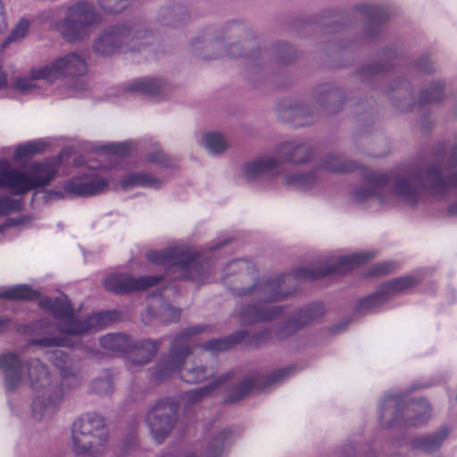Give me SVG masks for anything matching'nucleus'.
<instances>
[{"label":"nucleus","mask_w":457,"mask_h":457,"mask_svg":"<svg viewBox=\"0 0 457 457\" xmlns=\"http://www.w3.org/2000/svg\"><path fill=\"white\" fill-rule=\"evenodd\" d=\"M50 195H54L56 198L62 197V194L57 191H53L50 193Z\"/></svg>","instance_id":"obj_53"},{"label":"nucleus","mask_w":457,"mask_h":457,"mask_svg":"<svg viewBox=\"0 0 457 457\" xmlns=\"http://www.w3.org/2000/svg\"><path fill=\"white\" fill-rule=\"evenodd\" d=\"M166 179L147 170H134L126 173L120 180V186L124 191L135 187H144L158 190L165 184Z\"/></svg>","instance_id":"obj_23"},{"label":"nucleus","mask_w":457,"mask_h":457,"mask_svg":"<svg viewBox=\"0 0 457 457\" xmlns=\"http://www.w3.org/2000/svg\"><path fill=\"white\" fill-rule=\"evenodd\" d=\"M48 143L44 139H36L18 145L13 152L12 159L16 162H21L31 155L44 152Z\"/></svg>","instance_id":"obj_30"},{"label":"nucleus","mask_w":457,"mask_h":457,"mask_svg":"<svg viewBox=\"0 0 457 457\" xmlns=\"http://www.w3.org/2000/svg\"><path fill=\"white\" fill-rule=\"evenodd\" d=\"M47 360L55 366L62 375H66L71 367L70 356L61 349H54L46 353Z\"/></svg>","instance_id":"obj_37"},{"label":"nucleus","mask_w":457,"mask_h":457,"mask_svg":"<svg viewBox=\"0 0 457 457\" xmlns=\"http://www.w3.org/2000/svg\"><path fill=\"white\" fill-rule=\"evenodd\" d=\"M62 156L47 158L30 163L26 171L11 167L8 160L0 159V187L8 189L12 195L26 193L49 185L55 178Z\"/></svg>","instance_id":"obj_6"},{"label":"nucleus","mask_w":457,"mask_h":457,"mask_svg":"<svg viewBox=\"0 0 457 457\" xmlns=\"http://www.w3.org/2000/svg\"><path fill=\"white\" fill-rule=\"evenodd\" d=\"M161 278L162 277L160 276L135 278L129 274L113 273L105 278L104 287L108 291L116 294H124L148 289L155 286Z\"/></svg>","instance_id":"obj_18"},{"label":"nucleus","mask_w":457,"mask_h":457,"mask_svg":"<svg viewBox=\"0 0 457 457\" xmlns=\"http://www.w3.org/2000/svg\"><path fill=\"white\" fill-rule=\"evenodd\" d=\"M368 34L369 37H373V33L368 32Z\"/></svg>","instance_id":"obj_57"},{"label":"nucleus","mask_w":457,"mask_h":457,"mask_svg":"<svg viewBox=\"0 0 457 457\" xmlns=\"http://www.w3.org/2000/svg\"><path fill=\"white\" fill-rule=\"evenodd\" d=\"M48 77V84L56 81L74 79L84 76L87 71L85 59L76 52H70L57 56L53 61L43 64Z\"/></svg>","instance_id":"obj_16"},{"label":"nucleus","mask_w":457,"mask_h":457,"mask_svg":"<svg viewBox=\"0 0 457 457\" xmlns=\"http://www.w3.org/2000/svg\"><path fill=\"white\" fill-rule=\"evenodd\" d=\"M99 7L107 13H118L126 9L130 0H97Z\"/></svg>","instance_id":"obj_40"},{"label":"nucleus","mask_w":457,"mask_h":457,"mask_svg":"<svg viewBox=\"0 0 457 457\" xmlns=\"http://www.w3.org/2000/svg\"><path fill=\"white\" fill-rule=\"evenodd\" d=\"M21 209V201L8 195L0 196V216L19 212Z\"/></svg>","instance_id":"obj_41"},{"label":"nucleus","mask_w":457,"mask_h":457,"mask_svg":"<svg viewBox=\"0 0 457 457\" xmlns=\"http://www.w3.org/2000/svg\"><path fill=\"white\" fill-rule=\"evenodd\" d=\"M323 313L324 307L321 303H313L301 308L293 315L291 320L276 331L277 338L285 339L299 328L320 318Z\"/></svg>","instance_id":"obj_21"},{"label":"nucleus","mask_w":457,"mask_h":457,"mask_svg":"<svg viewBox=\"0 0 457 457\" xmlns=\"http://www.w3.org/2000/svg\"><path fill=\"white\" fill-rule=\"evenodd\" d=\"M132 150V143L124 142L120 144H109L98 147L99 156L108 158L109 155L125 156L130 154Z\"/></svg>","instance_id":"obj_36"},{"label":"nucleus","mask_w":457,"mask_h":457,"mask_svg":"<svg viewBox=\"0 0 457 457\" xmlns=\"http://www.w3.org/2000/svg\"><path fill=\"white\" fill-rule=\"evenodd\" d=\"M39 304L57 320L58 330L62 334L80 336L94 333L120 318L117 311L92 312L86 316L78 315L67 296L46 297L40 300Z\"/></svg>","instance_id":"obj_5"},{"label":"nucleus","mask_w":457,"mask_h":457,"mask_svg":"<svg viewBox=\"0 0 457 457\" xmlns=\"http://www.w3.org/2000/svg\"><path fill=\"white\" fill-rule=\"evenodd\" d=\"M448 434V428L446 427H443L439 431L433 435L414 438L412 441V447L425 453H433L442 445Z\"/></svg>","instance_id":"obj_27"},{"label":"nucleus","mask_w":457,"mask_h":457,"mask_svg":"<svg viewBox=\"0 0 457 457\" xmlns=\"http://www.w3.org/2000/svg\"><path fill=\"white\" fill-rule=\"evenodd\" d=\"M43 81L48 84V77L43 64H38L13 78L10 88L21 95L36 96L45 92Z\"/></svg>","instance_id":"obj_19"},{"label":"nucleus","mask_w":457,"mask_h":457,"mask_svg":"<svg viewBox=\"0 0 457 457\" xmlns=\"http://www.w3.org/2000/svg\"><path fill=\"white\" fill-rule=\"evenodd\" d=\"M416 68L424 73H429L433 71V65L428 56L419 59L416 62Z\"/></svg>","instance_id":"obj_46"},{"label":"nucleus","mask_w":457,"mask_h":457,"mask_svg":"<svg viewBox=\"0 0 457 457\" xmlns=\"http://www.w3.org/2000/svg\"><path fill=\"white\" fill-rule=\"evenodd\" d=\"M52 328L53 323L46 318L32 322L28 328V332L35 337L29 341V345L41 347L69 346L68 340L64 337L48 336Z\"/></svg>","instance_id":"obj_22"},{"label":"nucleus","mask_w":457,"mask_h":457,"mask_svg":"<svg viewBox=\"0 0 457 457\" xmlns=\"http://www.w3.org/2000/svg\"><path fill=\"white\" fill-rule=\"evenodd\" d=\"M14 224L12 220H7L4 223L0 225V234L4 231V229Z\"/></svg>","instance_id":"obj_49"},{"label":"nucleus","mask_w":457,"mask_h":457,"mask_svg":"<svg viewBox=\"0 0 457 457\" xmlns=\"http://www.w3.org/2000/svg\"><path fill=\"white\" fill-rule=\"evenodd\" d=\"M243 337L244 334L239 333L236 337H228L225 338L210 340L204 345V348L209 352L224 351L231 347Z\"/></svg>","instance_id":"obj_38"},{"label":"nucleus","mask_w":457,"mask_h":457,"mask_svg":"<svg viewBox=\"0 0 457 457\" xmlns=\"http://www.w3.org/2000/svg\"><path fill=\"white\" fill-rule=\"evenodd\" d=\"M178 421V403L171 398L158 401L145 415V423L153 438L162 443Z\"/></svg>","instance_id":"obj_14"},{"label":"nucleus","mask_w":457,"mask_h":457,"mask_svg":"<svg viewBox=\"0 0 457 457\" xmlns=\"http://www.w3.org/2000/svg\"><path fill=\"white\" fill-rule=\"evenodd\" d=\"M101 346L112 353H125L132 366L143 365L150 361L159 348V342L142 340L132 345L130 337L122 333H110L100 338Z\"/></svg>","instance_id":"obj_13"},{"label":"nucleus","mask_w":457,"mask_h":457,"mask_svg":"<svg viewBox=\"0 0 457 457\" xmlns=\"http://www.w3.org/2000/svg\"><path fill=\"white\" fill-rule=\"evenodd\" d=\"M205 329L204 326H195L183 330L176 337L170 345V356L156 368L154 379L162 381L173 373L179 372L180 378L187 383H200L212 375L205 367L193 364L183 368L185 360L190 354V346L195 344L193 337Z\"/></svg>","instance_id":"obj_7"},{"label":"nucleus","mask_w":457,"mask_h":457,"mask_svg":"<svg viewBox=\"0 0 457 457\" xmlns=\"http://www.w3.org/2000/svg\"><path fill=\"white\" fill-rule=\"evenodd\" d=\"M163 81L157 78H139L129 82L125 90L131 93L155 96L162 92Z\"/></svg>","instance_id":"obj_28"},{"label":"nucleus","mask_w":457,"mask_h":457,"mask_svg":"<svg viewBox=\"0 0 457 457\" xmlns=\"http://www.w3.org/2000/svg\"><path fill=\"white\" fill-rule=\"evenodd\" d=\"M285 111L295 126H305L312 121V113L310 107L306 105L288 107Z\"/></svg>","instance_id":"obj_35"},{"label":"nucleus","mask_w":457,"mask_h":457,"mask_svg":"<svg viewBox=\"0 0 457 457\" xmlns=\"http://www.w3.org/2000/svg\"><path fill=\"white\" fill-rule=\"evenodd\" d=\"M29 26V21L25 18L21 19L8 36L6 44L21 40L27 35Z\"/></svg>","instance_id":"obj_42"},{"label":"nucleus","mask_w":457,"mask_h":457,"mask_svg":"<svg viewBox=\"0 0 457 457\" xmlns=\"http://www.w3.org/2000/svg\"><path fill=\"white\" fill-rule=\"evenodd\" d=\"M453 111H452L453 115L454 117H457V98L453 99Z\"/></svg>","instance_id":"obj_50"},{"label":"nucleus","mask_w":457,"mask_h":457,"mask_svg":"<svg viewBox=\"0 0 457 457\" xmlns=\"http://www.w3.org/2000/svg\"><path fill=\"white\" fill-rule=\"evenodd\" d=\"M315 179V176L310 173H286L283 176V182L286 186L300 190L310 188L314 184Z\"/></svg>","instance_id":"obj_33"},{"label":"nucleus","mask_w":457,"mask_h":457,"mask_svg":"<svg viewBox=\"0 0 457 457\" xmlns=\"http://www.w3.org/2000/svg\"><path fill=\"white\" fill-rule=\"evenodd\" d=\"M0 370L4 375V387L9 392L17 390L27 383L34 391L31 416L37 421H47L59 411L64 398L62 385L54 380L47 366L38 359H32L25 365L13 352L0 354Z\"/></svg>","instance_id":"obj_3"},{"label":"nucleus","mask_w":457,"mask_h":457,"mask_svg":"<svg viewBox=\"0 0 457 457\" xmlns=\"http://www.w3.org/2000/svg\"><path fill=\"white\" fill-rule=\"evenodd\" d=\"M146 258L162 267L166 276L172 279H188L195 284H204L209 282L212 275V257L187 247L151 250L147 252Z\"/></svg>","instance_id":"obj_4"},{"label":"nucleus","mask_w":457,"mask_h":457,"mask_svg":"<svg viewBox=\"0 0 457 457\" xmlns=\"http://www.w3.org/2000/svg\"><path fill=\"white\" fill-rule=\"evenodd\" d=\"M92 389L98 395H106L113 390L112 380L109 376L98 378L92 383Z\"/></svg>","instance_id":"obj_43"},{"label":"nucleus","mask_w":457,"mask_h":457,"mask_svg":"<svg viewBox=\"0 0 457 457\" xmlns=\"http://www.w3.org/2000/svg\"><path fill=\"white\" fill-rule=\"evenodd\" d=\"M160 457H177V456L173 453H165V454L161 455Z\"/></svg>","instance_id":"obj_54"},{"label":"nucleus","mask_w":457,"mask_h":457,"mask_svg":"<svg viewBox=\"0 0 457 457\" xmlns=\"http://www.w3.org/2000/svg\"><path fill=\"white\" fill-rule=\"evenodd\" d=\"M358 10L367 16L370 26H377L389 18L388 12L378 5L362 4Z\"/></svg>","instance_id":"obj_34"},{"label":"nucleus","mask_w":457,"mask_h":457,"mask_svg":"<svg viewBox=\"0 0 457 457\" xmlns=\"http://www.w3.org/2000/svg\"><path fill=\"white\" fill-rule=\"evenodd\" d=\"M9 87L7 73L0 66V89H5Z\"/></svg>","instance_id":"obj_47"},{"label":"nucleus","mask_w":457,"mask_h":457,"mask_svg":"<svg viewBox=\"0 0 457 457\" xmlns=\"http://www.w3.org/2000/svg\"><path fill=\"white\" fill-rule=\"evenodd\" d=\"M275 154L262 155L245 162L242 168L245 178L249 181L271 179L280 174L282 162L303 163L312 156L309 145L300 142L283 143L278 145Z\"/></svg>","instance_id":"obj_8"},{"label":"nucleus","mask_w":457,"mask_h":457,"mask_svg":"<svg viewBox=\"0 0 457 457\" xmlns=\"http://www.w3.org/2000/svg\"><path fill=\"white\" fill-rule=\"evenodd\" d=\"M431 416V408L424 399L407 403L403 395H386L378 405V419L383 427L402 422L408 427H419Z\"/></svg>","instance_id":"obj_9"},{"label":"nucleus","mask_w":457,"mask_h":457,"mask_svg":"<svg viewBox=\"0 0 457 457\" xmlns=\"http://www.w3.org/2000/svg\"><path fill=\"white\" fill-rule=\"evenodd\" d=\"M193 48H194V50H195V54H196L197 55H199L200 57H203V58H206V56H205V55H202L200 53H198V52H197V50H198V46H197V43H196V42H195V43L193 44Z\"/></svg>","instance_id":"obj_52"},{"label":"nucleus","mask_w":457,"mask_h":457,"mask_svg":"<svg viewBox=\"0 0 457 457\" xmlns=\"http://www.w3.org/2000/svg\"><path fill=\"white\" fill-rule=\"evenodd\" d=\"M0 5H1V9L3 10V4L1 1H0Z\"/></svg>","instance_id":"obj_59"},{"label":"nucleus","mask_w":457,"mask_h":457,"mask_svg":"<svg viewBox=\"0 0 457 457\" xmlns=\"http://www.w3.org/2000/svg\"><path fill=\"white\" fill-rule=\"evenodd\" d=\"M231 436L232 432L228 428H223L215 432L205 445L204 457H225L231 443Z\"/></svg>","instance_id":"obj_26"},{"label":"nucleus","mask_w":457,"mask_h":457,"mask_svg":"<svg viewBox=\"0 0 457 457\" xmlns=\"http://www.w3.org/2000/svg\"><path fill=\"white\" fill-rule=\"evenodd\" d=\"M444 97V86L440 81L431 83L422 89L415 104L419 108L440 103Z\"/></svg>","instance_id":"obj_31"},{"label":"nucleus","mask_w":457,"mask_h":457,"mask_svg":"<svg viewBox=\"0 0 457 457\" xmlns=\"http://www.w3.org/2000/svg\"><path fill=\"white\" fill-rule=\"evenodd\" d=\"M391 54H388V53H384V55L385 56H387V55H390Z\"/></svg>","instance_id":"obj_58"},{"label":"nucleus","mask_w":457,"mask_h":457,"mask_svg":"<svg viewBox=\"0 0 457 457\" xmlns=\"http://www.w3.org/2000/svg\"><path fill=\"white\" fill-rule=\"evenodd\" d=\"M293 368L287 367L268 374L262 381L258 380L257 376H250L244 378L236 387L235 392L228 397V402H237L243 398L252 388L255 386L267 387L282 382L290 376Z\"/></svg>","instance_id":"obj_20"},{"label":"nucleus","mask_w":457,"mask_h":457,"mask_svg":"<svg viewBox=\"0 0 457 457\" xmlns=\"http://www.w3.org/2000/svg\"><path fill=\"white\" fill-rule=\"evenodd\" d=\"M392 268L391 262H380L374 265L370 272V276H380L388 272Z\"/></svg>","instance_id":"obj_45"},{"label":"nucleus","mask_w":457,"mask_h":457,"mask_svg":"<svg viewBox=\"0 0 457 457\" xmlns=\"http://www.w3.org/2000/svg\"><path fill=\"white\" fill-rule=\"evenodd\" d=\"M455 400L457 401V394H456V397H455Z\"/></svg>","instance_id":"obj_61"},{"label":"nucleus","mask_w":457,"mask_h":457,"mask_svg":"<svg viewBox=\"0 0 457 457\" xmlns=\"http://www.w3.org/2000/svg\"><path fill=\"white\" fill-rule=\"evenodd\" d=\"M355 162L346 161L341 155L328 154L320 163V169L332 173H345L357 169Z\"/></svg>","instance_id":"obj_29"},{"label":"nucleus","mask_w":457,"mask_h":457,"mask_svg":"<svg viewBox=\"0 0 457 457\" xmlns=\"http://www.w3.org/2000/svg\"><path fill=\"white\" fill-rule=\"evenodd\" d=\"M376 251L366 250L348 254L331 256L321 268L302 267L295 275L282 274L259 278L253 265L245 260H235L223 270L225 281L228 273L238 271L231 292L245 297L250 303L243 304L237 311L239 321L243 325L268 321L279 316L283 308L272 304L292 294L295 289V278H317L330 274H343L373 258Z\"/></svg>","instance_id":"obj_1"},{"label":"nucleus","mask_w":457,"mask_h":457,"mask_svg":"<svg viewBox=\"0 0 457 457\" xmlns=\"http://www.w3.org/2000/svg\"><path fill=\"white\" fill-rule=\"evenodd\" d=\"M160 316L166 322L178 320L180 316V310L169 303H162L160 309Z\"/></svg>","instance_id":"obj_44"},{"label":"nucleus","mask_w":457,"mask_h":457,"mask_svg":"<svg viewBox=\"0 0 457 457\" xmlns=\"http://www.w3.org/2000/svg\"><path fill=\"white\" fill-rule=\"evenodd\" d=\"M202 145L212 154L224 152L228 148V141L225 137L217 131H207L203 134Z\"/></svg>","instance_id":"obj_32"},{"label":"nucleus","mask_w":457,"mask_h":457,"mask_svg":"<svg viewBox=\"0 0 457 457\" xmlns=\"http://www.w3.org/2000/svg\"><path fill=\"white\" fill-rule=\"evenodd\" d=\"M185 457H197L195 453H188Z\"/></svg>","instance_id":"obj_55"},{"label":"nucleus","mask_w":457,"mask_h":457,"mask_svg":"<svg viewBox=\"0 0 457 457\" xmlns=\"http://www.w3.org/2000/svg\"><path fill=\"white\" fill-rule=\"evenodd\" d=\"M456 164L457 135L449 151L444 143L435 145L428 163L419 164L412 171L396 178L392 189L385 173L366 171L364 185L352 192V198L358 204L377 200L382 204L394 205L399 201L414 206L421 191L427 189L434 197L447 201V216L457 217V170L449 178L443 173L444 168Z\"/></svg>","instance_id":"obj_2"},{"label":"nucleus","mask_w":457,"mask_h":457,"mask_svg":"<svg viewBox=\"0 0 457 457\" xmlns=\"http://www.w3.org/2000/svg\"><path fill=\"white\" fill-rule=\"evenodd\" d=\"M109 185L107 179L98 171L89 169L82 170L62 184V189L76 196H93L104 193Z\"/></svg>","instance_id":"obj_17"},{"label":"nucleus","mask_w":457,"mask_h":457,"mask_svg":"<svg viewBox=\"0 0 457 457\" xmlns=\"http://www.w3.org/2000/svg\"><path fill=\"white\" fill-rule=\"evenodd\" d=\"M386 66L375 65V66L370 67V71H369L367 72L368 73H378V72H380V71H382L383 70H386Z\"/></svg>","instance_id":"obj_48"},{"label":"nucleus","mask_w":457,"mask_h":457,"mask_svg":"<svg viewBox=\"0 0 457 457\" xmlns=\"http://www.w3.org/2000/svg\"><path fill=\"white\" fill-rule=\"evenodd\" d=\"M391 457H400V456H398V455H393V456H391Z\"/></svg>","instance_id":"obj_60"},{"label":"nucleus","mask_w":457,"mask_h":457,"mask_svg":"<svg viewBox=\"0 0 457 457\" xmlns=\"http://www.w3.org/2000/svg\"><path fill=\"white\" fill-rule=\"evenodd\" d=\"M39 294L28 285H16L10 287L0 288V299L8 300H32L37 299ZM12 320L0 317V333L5 331L11 325Z\"/></svg>","instance_id":"obj_25"},{"label":"nucleus","mask_w":457,"mask_h":457,"mask_svg":"<svg viewBox=\"0 0 457 457\" xmlns=\"http://www.w3.org/2000/svg\"><path fill=\"white\" fill-rule=\"evenodd\" d=\"M100 22L101 15L94 4L80 0L69 4L54 27L66 42L73 44L87 38Z\"/></svg>","instance_id":"obj_10"},{"label":"nucleus","mask_w":457,"mask_h":457,"mask_svg":"<svg viewBox=\"0 0 457 457\" xmlns=\"http://www.w3.org/2000/svg\"><path fill=\"white\" fill-rule=\"evenodd\" d=\"M108 440L104 420L97 413L81 415L72 426L71 448L75 454H101Z\"/></svg>","instance_id":"obj_11"},{"label":"nucleus","mask_w":457,"mask_h":457,"mask_svg":"<svg viewBox=\"0 0 457 457\" xmlns=\"http://www.w3.org/2000/svg\"><path fill=\"white\" fill-rule=\"evenodd\" d=\"M228 378L229 375L226 374L220 378H216L206 386L198 387L183 393L180 397V402L183 404L184 411L186 412H190L204 398L212 395L219 389L227 387Z\"/></svg>","instance_id":"obj_24"},{"label":"nucleus","mask_w":457,"mask_h":457,"mask_svg":"<svg viewBox=\"0 0 457 457\" xmlns=\"http://www.w3.org/2000/svg\"><path fill=\"white\" fill-rule=\"evenodd\" d=\"M150 35L131 23L106 27L95 38L93 50L103 56H110L123 51H139L145 44L142 40Z\"/></svg>","instance_id":"obj_12"},{"label":"nucleus","mask_w":457,"mask_h":457,"mask_svg":"<svg viewBox=\"0 0 457 457\" xmlns=\"http://www.w3.org/2000/svg\"><path fill=\"white\" fill-rule=\"evenodd\" d=\"M224 244H225V242H224V241H222V242H220V243H219V244H216V245H212V246L210 247V252H213L215 249L221 247V245H223Z\"/></svg>","instance_id":"obj_51"},{"label":"nucleus","mask_w":457,"mask_h":457,"mask_svg":"<svg viewBox=\"0 0 457 457\" xmlns=\"http://www.w3.org/2000/svg\"><path fill=\"white\" fill-rule=\"evenodd\" d=\"M420 281V277L418 273H411L388 280L382 284L375 294L361 299L357 304V310L359 312L378 311L390 298L407 292Z\"/></svg>","instance_id":"obj_15"},{"label":"nucleus","mask_w":457,"mask_h":457,"mask_svg":"<svg viewBox=\"0 0 457 457\" xmlns=\"http://www.w3.org/2000/svg\"><path fill=\"white\" fill-rule=\"evenodd\" d=\"M6 28V23L4 21V24L2 26H0V31L3 29H5Z\"/></svg>","instance_id":"obj_56"},{"label":"nucleus","mask_w":457,"mask_h":457,"mask_svg":"<svg viewBox=\"0 0 457 457\" xmlns=\"http://www.w3.org/2000/svg\"><path fill=\"white\" fill-rule=\"evenodd\" d=\"M145 159L147 162L155 165L160 169L172 168L171 160L160 149L155 148L154 151L148 152Z\"/></svg>","instance_id":"obj_39"}]
</instances>
